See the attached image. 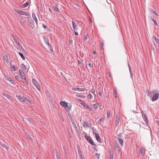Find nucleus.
<instances>
[{"label": "nucleus", "mask_w": 159, "mask_h": 159, "mask_svg": "<svg viewBox=\"0 0 159 159\" xmlns=\"http://www.w3.org/2000/svg\"><path fill=\"white\" fill-rule=\"evenodd\" d=\"M107 117L109 118L110 117V113L109 112L107 113Z\"/></svg>", "instance_id": "nucleus-51"}, {"label": "nucleus", "mask_w": 159, "mask_h": 159, "mask_svg": "<svg viewBox=\"0 0 159 159\" xmlns=\"http://www.w3.org/2000/svg\"><path fill=\"white\" fill-rule=\"evenodd\" d=\"M104 45V43L103 42H102L101 43V47H100V48L101 49H102V47H103V46Z\"/></svg>", "instance_id": "nucleus-45"}, {"label": "nucleus", "mask_w": 159, "mask_h": 159, "mask_svg": "<svg viewBox=\"0 0 159 159\" xmlns=\"http://www.w3.org/2000/svg\"><path fill=\"white\" fill-rule=\"evenodd\" d=\"M55 150H54V151H55ZM55 152H56V157H57V159H60V158L59 157V154H58V153L57 152V151L56 150H55Z\"/></svg>", "instance_id": "nucleus-31"}, {"label": "nucleus", "mask_w": 159, "mask_h": 159, "mask_svg": "<svg viewBox=\"0 0 159 159\" xmlns=\"http://www.w3.org/2000/svg\"><path fill=\"white\" fill-rule=\"evenodd\" d=\"M153 39L157 43L159 44V40L156 38L155 36L154 35L153 36Z\"/></svg>", "instance_id": "nucleus-21"}, {"label": "nucleus", "mask_w": 159, "mask_h": 159, "mask_svg": "<svg viewBox=\"0 0 159 159\" xmlns=\"http://www.w3.org/2000/svg\"><path fill=\"white\" fill-rule=\"evenodd\" d=\"M88 97L90 99H92L93 98V97L91 93L89 94L88 95Z\"/></svg>", "instance_id": "nucleus-40"}, {"label": "nucleus", "mask_w": 159, "mask_h": 159, "mask_svg": "<svg viewBox=\"0 0 159 159\" xmlns=\"http://www.w3.org/2000/svg\"><path fill=\"white\" fill-rule=\"evenodd\" d=\"M114 147L115 148L117 149V150L118 152H119L120 150L119 146L118 143H115L114 145Z\"/></svg>", "instance_id": "nucleus-19"}, {"label": "nucleus", "mask_w": 159, "mask_h": 159, "mask_svg": "<svg viewBox=\"0 0 159 159\" xmlns=\"http://www.w3.org/2000/svg\"><path fill=\"white\" fill-rule=\"evenodd\" d=\"M120 121V117L116 115V126L119 125Z\"/></svg>", "instance_id": "nucleus-13"}, {"label": "nucleus", "mask_w": 159, "mask_h": 159, "mask_svg": "<svg viewBox=\"0 0 159 159\" xmlns=\"http://www.w3.org/2000/svg\"><path fill=\"white\" fill-rule=\"evenodd\" d=\"M103 119L104 118L102 117L99 120L98 122H101L103 120Z\"/></svg>", "instance_id": "nucleus-43"}, {"label": "nucleus", "mask_w": 159, "mask_h": 159, "mask_svg": "<svg viewBox=\"0 0 159 159\" xmlns=\"http://www.w3.org/2000/svg\"><path fill=\"white\" fill-rule=\"evenodd\" d=\"M92 93H95V90L94 89H92Z\"/></svg>", "instance_id": "nucleus-61"}, {"label": "nucleus", "mask_w": 159, "mask_h": 159, "mask_svg": "<svg viewBox=\"0 0 159 159\" xmlns=\"http://www.w3.org/2000/svg\"><path fill=\"white\" fill-rule=\"evenodd\" d=\"M16 12L19 14L21 15H24L26 16H29L30 15L29 13L25 11H23L20 10H16Z\"/></svg>", "instance_id": "nucleus-5"}, {"label": "nucleus", "mask_w": 159, "mask_h": 159, "mask_svg": "<svg viewBox=\"0 0 159 159\" xmlns=\"http://www.w3.org/2000/svg\"><path fill=\"white\" fill-rule=\"evenodd\" d=\"M4 58L7 63H8L9 62L8 58L7 55L4 57Z\"/></svg>", "instance_id": "nucleus-30"}, {"label": "nucleus", "mask_w": 159, "mask_h": 159, "mask_svg": "<svg viewBox=\"0 0 159 159\" xmlns=\"http://www.w3.org/2000/svg\"><path fill=\"white\" fill-rule=\"evenodd\" d=\"M89 36L87 35V34L85 35H84V40H85V41H86L87 40L88 38V37Z\"/></svg>", "instance_id": "nucleus-39"}, {"label": "nucleus", "mask_w": 159, "mask_h": 159, "mask_svg": "<svg viewBox=\"0 0 159 159\" xmlns=\"http://www.w3.org/2000/svg\"><path fill=\"white\" fill-rule=\"evenodd\" d=\"M86 108L90 111H92L91 108L89 105Z\"/></svg>", "instance_id": "nucleus-42"}, {"label": "nucleus", "mask_w": 159, "mask_h": 159, "mask_svg": "<svg viewBox=\"0 0 159 159\" xmlns=\"http://www.w3.org/2000/svg\"><path fill=\"white\" fill-rule=\"evenodd\" d=\"M72 123L73 125V126L75 128H76V125L75 123L74 122V121H72Z\"/></svg>", "instance_id": "nucleus-41"}, {"label": "nucleus", "mask_w": 159, "mask_h": 159, "mask_svg": "<svg viewBox=\"0 0 159 159\" xmlns=\"http://www.w3.org/2000/svg\"><path fill=\"white\" fill-rule=\"evenodd\" d=\"M98 107L97 104L95 103L93 105V107L95 109H96Z\"/></svg>", "instance_id": "nucleus-33"}, {"label": "nucleus", "mask_w": 159, "mask_h": 159, "mask_svg": "<svg viewBox=\"0 0 159 159\" xmlns=\"http://www.w3.org/2000/svg\"><path fill=\"white\" fill-rule=\"evenodd\" d=\"M73 89L75 91H84V88H74Z\"/></svg>", "instance_id": "nucleus-16"}, {"label": "nucleus", "mask_w": 159, "mask_h": 159, "mask_svg": "<svg viewBox=\"0 0 159 159\" xmlns=\"http://www.w3.org/2000/svg\"><path fill=\"white\" fill-rule=\"evenodd\" d=\"M15 78L16 79H19V77L18 76V75H15Z\"/></svg>", "instance_id": "nucleus-47"}, {"label": "nucleus", "mask_w": 159, "mask_h": 159, "mask_svg": "<svg viewBox=\"0 0 159 159\" xmlns=\"http://www.w3.org/2000/svg\"><path fill=\"white\" fill-rule=\"evenodd\" d=\"M49 41L48 39H46L45 41V42L48 45V47H49L50 48H51V46L50 44L48 43Z\"/></svg>", "instance_id": "nucleus-29"}, {"label": "nucleus", "mask_w": 159, "mask_h": 159, "mask_svg": "<svg viewBox=\"0 0 159 159\" xmlns=\"http://www.w3.org/2000/svg\"><path fill=\"white\" fill-rule=\"evenodd\" d=\"M141 113L142 116L143 118L144 121L146 122V124H147L148 122V120L146 115L144 113H143V111H142Z\"/></svg>", "instance_id": "nucleus-8"}, {"label": "nucleus", "mask_w": 159, "mask_h": 159, "mask_svg": "<svg viewBox=\"0 0 159 159\" xmlns=\"http://www.w3.org/2000/svg\"><path fill=\"white\" fill-rule=\"evenodd\" d=\"M89 66L90 67H91L93 65L90 63L89 64Z\"/></svg>", "instance_id": "nucleus-56"}, {"label": "nucleus", "mask_w": 159, "mask_h": 159, "mask_svg": "<svg viewBox=\"0 0 159 159\" xmlns=\"http://www.w3.org/2000/svg\"><path fill=\"white\" fill-rule=\"evenodd\" d=\"M118 140L119 143L120 144V145L122 146L123 145V140L119 138L118 139Z\"/></svg>", "instance_id": "nucleus-26"}, {"label": "nucleus", "mask_w": 159, "mask_h": 159, "mask_svg": "<svg viewBox=\"0 0 159 159\" xmlns=\"http://www.w3.org/2000/svg\"><path fill=\"white\" fill-rule=\"evenodd\" d=\"M98 95L100 97H102V94L101 92H99L98 93Z\"/></svg>", "instance_id": "nucleus-46"}, {"label": "nucleus", "mask_w": 159, "mask_h": 159, "mask_svg": "<svg viewBox=\"0 0 159 159\" xmlns=\"http://www.w3.org/2000/svg\"><path fill=\"white\" fill-rule=\"evenodd\" d=\"M60 104L62 107H64L65 108L67 107L68 106L67 103L65 102L64 101H61L60 102Z\"/></svg>", "instance_id": "nucleus-10"}, {"label": "nucleus", "mask_w": 159, "mask_h": 159, "mask_svg": "<svg viewBox=\"0 0 159 159\" xmlns=\"http://www.w3.org/2000/svg\"><path fill=\"white\" fill-rule=\"evenodd\" d=\"M157 134L159 135V131H157Z\"/></svg>", "instance_id": "nucleus-64"}, {"label": "nucleus", "mask_w": 159, "mask_h": 159, "mask_svg": "<svg viewBox=\"0 0 159 159\" xmlns=\"http://www.w3.org/2000/svg\"><path fill=\"white\" fill-rule=\"evenodd\" d=\"M70 119L71 120V122H72V121H74V120L72 118V117L71 116H70Z\"/></svg>", "instance_id": "nucleus-55"}, {"label": "nucleus", "mask_w": 159, "mask_h": 159, "mask_svg": "<svg viewBox=\"0 0 159 159\" xmlns=\"http://www.w3.org/2000/svg\"><path fill=\"white\" fill-rule=\"evenodd\" d=\"M10 67L11 68V70L12 71H16L18 69L17 67H16L15 66L13 65H11Z\"/></svg>", "instance_id": "nucleus-14"}, {"label": "nucleus", "mask_w": 159, "mask_h": 159, "mask_svg": "<svg viewBox=\"0 0 159 159\" xmlns=\"http://www.w3.org/2000/svg\"><path fill=\"white\" fill-rule=\"evenodd\" d=\"M18 54H19V55L20 56V57H21V58H22V59L23 60H24L25 59V57H24V55L22 53H21L20 52H19Z\"/></svg>", "instance_id": "nucleus-23"}, {"label": "nucleus", "mask_w": 159, "mask_h": 159, "mask_svg": "<svg viewBox=\"0 0 159 159\" xmlns=\"http://www.w3.org/2000/svg\"><path fill=\"white\" fill-rule=\"evenodd\" d=\"M7 80L11 83L14 84H16L14 80L11 79H8Z\"/></svg>", "instance_id": "nucleus-25"}, {"label": "nucleus", "mask_w": 159, "mask_h": 159, "mask_svg": "<svg viewBox=\"0 0 159 159\" xmlns=\"http://www.w3.org/2000/svg\"><path fill=\"white\" fill-rule=\"evenodd\" d=\"M113 156H110L109 159H113Z\"/></svg>", "instance_id": "nucleus-58"}, {"label": "nucleus", "mask_w": 159, "mask_h": 159, "mask_svg": "<svg viewBox=\"0 0 159 159\" xmlns=\"http://www.w3.org/2000/svg\"><path fill=\"white\" fill-rule=\"evenodd\" d=\"M24 101H25L26 102H29V103H32V101L31 100H30L28 98L25 97V96H24Z\"/></svg>", "instance_id": "nucleus-24"}, {"label": "nucleus", "mask_w": 159, "mask_h": 159, "mask_svg": "<svg viewBox=\"0 0 159 159\" xmlns=\"http://www.w3.org/2000/svg\"><path fill=\"white\" fill-rule=\"evenodd\" d=\"M152 20L153 22H154L155 25H156L157 26H158V24L156 20L154 18H152Z\"/></svg>", "instance_id": "nucleus-32"}, {"label": "nucleus", "mask_w": 159, "mask_h": 159, "mask_svg": "<svg viewBox=\"0 0 159 159\" xmlns=\"http://www.w3.org/2000/svg\"><path fill=\"white\" fill-rule=\"evenodd\" d=\"M114 95L116 98L117 97V90L116 88L114 89Z\"/></svg>", "instance_id": "nucleus-27"}, {"label": "nucleus", "mask_w": 159, "mask_h": 159, "mask_svg": "<svg viewBox=\"0 0 159 159\" xmlns=\"http://www.w3.org/2000/svg\"><path fill=\"white\" fill-rule=\"evenodd\" d=\"M74 34L75 35L77 36L78 35V33L76 31H74Z\"/></svg>", "instance_id": "nucleus-50"}, {"label": "nucleus", "mask_w": 159, "mask_h": 159, "mask_svg": "<svg viewBox=\"0 0 159 159\" xmlns=\"http://www.w3.org/2000/svg\"><path fill=\"white\" fill-rule=\"evenodd\" d=\"M78 63L79 64H81V61H80V60H78Z\"/></svg>", "instance_id": "nucleus-59"}, {"label": "nucleus", "mask_w": 159, "mask_h": 159, "mask_svg": "<svg viewBox=\"0 0 159 159\" xmlns=\"http://www.w3.org/2000/svg\"><path fill=\"white\" fill-rule=\"evenodd\" d=\"M72 27L74 30V31H77V26L76 25V24L74 23L73 21H72Z\"/></svg>", "instance_id": "nucleus-12"}, {"label": "nucleus", "mask_w": 159, "mask_h": 159, "mask_svg": "<svg viewBox=\"0 0 159 159\" xmlns=\"http://www.w3.org/2000/svg\"><path fill=\"white\" fill-rule=\"evenodd\" d=\"M49 10L50 12L51 13H52V10L50 8H49Z\"/></svg>", "instance_id": "nucleus-60"}, {"label": "nucleus", "mask_w": 159, "mask_h": 159, "mask_svg": "<svg viewBox=\"0 0 159 159\" xmlns=\"http://www.w3.org/2000/svg\"><path fill=\"white\" fill-rule=\"evenodd\" d=\"M109 155L110 156H113V152L111 150H109Z\"/></svg>", "instance_id": "nucleus-36"}, {"label": "nucleus", "mask_w": 159, "mask_h": 159, "mask_svg": "<svg viewBox=\"0 0 159 159\" xmlns=\"http://www.w3.org/2000/svg\"><path fill=\"white\" fill-rule=\"evenodd\" d=\"M128 66H129V72H130V74H131L132 73V72H131V69L130 68L129 64Z\"/></svg>", "instance_id": "nucleus-53"}, {"label": "nucleus", "mask_w": 159, "mask_h": 159, "mask_svg": "<svg viewBox=\"0 0 159 159\" xmlns=\"http://www.w3.org/2000/svg\"><path fill=\"white\" fill-rule=\"evenodd\" d=\"M11 35L12 37L13 38L14 41H15L16 43L18 45V46L19 47H20V46H21V47H22V46H21V45L20 44L19 42V39L12 34H11Z\"/></svg>", "instance_id": "nucleus-4"}, {"label": "nucleus", "mask_w": 159, "mask_h": 159, "mask_svg": "<svg viewBox=\"0 0 159 159\" xmlns=\"http://www.w3.org/2000/svg\"><path fill=\"white\" fill-rule=\"evenodd\" d=\"M43 28L44 29H46L47 28V26L46 25H44L43 24Z\"/></svg>", "instance_id": "nucleus-49"}, {"label": "nucleus", "mask_w": 159, "mask_h": 159, "mask_svg": "<svg viewBox=\"0 0 159 159\" xmlns=\"http://www.w3.org/2000/svg\"><path fill=\"white\" fill-rule=\"evenodd\" d=\"M155 91H154L153 93H154V95L152 97V96L151 94H150V93H149V96L150 97H152V98L151 100L153 102L157 100L159 98V94L158 93H155Z\"/></svg>", "instance_id": "nucleus-2"}, {"label": "nucleus", "mask_w": 159, "mask_h": 159, "mask_svg": "<svg viewBox=\"0 0 159 159\" xmlns=\"http://www.w3.org/2000/svg\"><path fill=\"white\" fill-rule=\"evenodd\" d=\"M2 94L4 96L8 99H10V100H11V97L9 95L3 93H2Z\"/></svg>", "instance_id": "nucleus-18"}, {"label": "nucleus", "mask_w": 159, "mask_h": 159, "mask_svg": "<svg viewBox=\"0 0 159 159\" xmlns=\"http://www.w3.org/2000/svg\"><path fill=\"white\" fill-rule=\"evenodd\" d=\"M16 98L20 102H24V96L21 95H16Z\"/></svg>", "instance_id": "nucleus-7"}, {"label": "nucleus", "mask_w": 159, "mask_h": 159, "mask_svg": "<svg viewBox=\"0 0 159 159\" xmlns=\"http://www.w3.org/2000/svg\"><path fill=\"white\" fill-rule=\"evenodd\" d=\"M96 156L98 157V158H99V155L97 153H96Z\"/></svg>", "instance_id": "nucleus-57"}, {"label": "nucleus", "mask_w": 159, "mask_h": 159, "mask_svg": "<svg viewBox=\"0 0 159 159\" xmlns=\"http://www.w3.org/2000/svg\"><path fill=\"white\" fill-rule=\"evenodd\" d=\"M81 104L84 107L86 108L89 105L88 104H86L84 102L82 101V103Z\"/></svg>", "instance_id": "nucleus-28"}, {"label": "nucleus", "mask_w": 159, "mask_h": 159, "mask_svg": "<svg viewBox=\"0 0 159 159\" xmlns=\"http://www.w3.org/2000/svg\"><path fill=\"white\" fill-rule=\"evenodd\" d=\"M1 145L3 148H6L7 149V147L5 144H1Z\"/></svg>", "instance_id": "nucleus-44"}, {"label": "nucleus", "mask_w": 159, "mask_h": 159, "mask_svg": "<svg viewBox=\"0 0 159 159\" xmlns=\"http://www.w3.org/2000/svg\"><path fill=\"white\" fill-rule=\"evenodd\" d=\"M29 5V2H26L25 4H23L22 7H27Z\"/></svg>", "instance_id": "nucleus-34"}, {"label": "nucleus", "mask_w": 159, "mask_h": 159, "mask_svg": "<svg viewBox=\"0 0 159 159\" xmlns=\"http://www.w3.org/2000/svg\"><path fill=\"white\" fill-rule=\"evenodd\" d=\"M93 54H95L96 53V52L95 51H93Z\"/></svg>", "instance_id": "nucleus-63"}, {"label": "nucleus", "mask_w": 159, "mask_h": 159, "mask_svg": "<svg viewBox=\"0 0 159 159\" xmlns=\"http://www.w3.org/2000/svg\"><path fill=\"white\" fill-rule=\"evenodd\" d=\"M145 149L144 147H142L140 149V153L142 155H143L145 153Z\"/></svg>", "instance_id": "nucleus-17"}, {"label": "nucleus", "mask_w": 159, "mask_h": 159, "mask_svg": "<svg viewBox=\"0 0 159 159\" xmlns=\"http://www.w3.org/2000/svg\"><path fill=\"white\" fill-rule=\"evenodd\" d=\"M95 137L96 139L98 142L100 143H102V141L100 137L99 136L98 134L97 133H95Z\"/></svg>", "instance_id": "nucleus-9"}, {"label": "nucleus", "mask_w": 159, "mask_h": 159, "mask_svg": "<svg viewBox=\"0 0 159 159\" xmlns=\"http://www.w3.org/2000/svg\"><path fill=\"white\" fill-rule=\"evenodd\" d=\"M73 40L72 39L69 42V43L70 44H72L73 43Z\"/></svg>", "instance_id": "nucleus-54"}, {"label": "nucleus", "mask_w": 159, "mask_h": 159, "mask_svg": "<svg viewBox=\"0 0 159 159\" xmlns=\"http://www.w3.org/2000/svg\"><path fill=\"white\" fill-rule=\"evenodd\" d=\"M21 67L22 69H24V70H26V67L24 65L23 63H22L21 64Z\"/></svg>", "instance_id": "nucleus-35"}, {"label": "nucleus", "mask_w": 159, "mask_h": 159, "mask_svg": "<svg viewBox=\"0 0 159 159\" xmlns=\"http://www.w3.org/2000/svg\"><path fill=\"white\" fill-rule=\"evenodd\" d=\"M84 137L87 140V141L91 145L95 146H96V145L94 143V142L93 140H92V138L90 137L89 136L86 135H85L84 136Z\"/></svg>", "instance_id": "nucleus-3"}, {"label": "nucleus", "mask_w": 159, "mask_h": 159, "mask_svg": "<svg viewBox=\"0 0 159 159\" xmlns=\"http://www.w3.org/2000/svg\"><path fill=\"white\" fill-rule=\"evenodd\" d=\"M32 16L33 19L34 20L37 24L38 23V20L36 17L35 14L34 13H33L32 14Z\"/></svg>", "instance_id": "nucleus-15"}, {"label": "nucleus", "mask_w": 159, "mask_h": 159, "mask_svg": "<svg viewBox=\"0 0 159 159\" xmlns=\"http://www.w3.org/2000/svg\"><path fill=\"white\" fill-rule=\"evenodd\" d=\"M80 157V159H83V157L82 156V154L81 155H79Z\"/></svg>", "instance_id": "nucleus-52"}, {"label": "nucleus", "mask_w": 159, "mask_h": 159, "mask_svg": "<svg viewBox=\"0 0 159 159\" xmlns=\"http://www.w3.org/2000/svg\"><path fill=\"white\" fill-rule=\"evenodd\" d=\"M78 153L79 155H82V153H81L80 149V148H78Z\"/></svg>", "instance_id": "nucleus-38"}, {"label": "nucleus", "mask_w": 159, "mask_h": 159, "mask_svg": "<svg viewBox=\"0 0 159 159\" xmlns=\"http://www.w3.org/2000/svg\"><path fill=\"white\" fill-rule=\"evenodd\" d=\"M66 108L65 109V110L66 112H68L71 109V105H70L69 106H67V107H66Z\"/></svg>", "instance_id": "nucleus-20"}, {"label": "nucleus", "mask_w": 159, "mask_h": 159, "mask_svg": "<svg viewBox=\"0 0 159 159\" xmlns=\"http://www.w3.org/2000/svg\"><path fill=\"white\" fill-rule=\"evenodd\" d=\"M28 138L30 140H33V139L30 136H28Z\"/></svg>", "instance_id": "nucleus-48"}, {"label": "nucleus", "mask_w": 159, "mask_h": 159, "mask_svg": "<svg viewBox=\"0 0 159 159\" xmlns=\"http://www.w3.org/2000/svg\"><path fill=\"white\" fill-rule=\"evenodd\" d=\"M19 75L21 76V78L22 79H23L24 81H25V83L26 84L28 85L29 84V83L28 81V80L27 79H26L25 76H24L25 75V73H24L23 71L20 69H19Z\"/></svg>", "instance_id": "nucleus-1"}, {"label": "nucleus", "mask_w": 159, "mask_h": 159, "mask_svg": "<svg viewBox=\"0 0 159 159\" xmlns=\"http://www.w3.org/2000/svg\"><path fill=\"white\" fill-rule=\"evenodd\" d=\"M151 12L155 15H157V13L156 11H155L153 9H151L150 10Z\"/></svg>", "instance_id": "nucleus-37"}, {"label": "nucleus", "mask_w": 159, "mask_h": 159, "mask_svg": "<svg viewBox=\"0 0 159 159\" xmlns=\"http://www.w3.org/2000/svg\"><path fill=\"white\" fill-rule=\"evenodd\" d=\"M32 82L37 89L39 90L40 91V87L39 86L38 83L37 81L35 79H32Z\"/></svg>", "instance_id": "nucleus-6"}, {"label": "nucleus", "mask_w": 159, "mask_h": 159, "mask_svg": "<svg viewBox=\"0 0 159 159\" xmlns=\"http://www.w3.org/2000/svg\"><path fill=\"white\" fill-rule=\"evenodd\" d=\"M53 8L54 10L57 12V13L59 12L60 10L57 7L53 6Z\"/></svg>", "instance_id": "nucleus-22"}, {"label": "nucleus", "mask_w": 159, "mask_h": 159, "mask_svg": "<svg viewBox=\"0 0 159 159\" xmlns=\"http://www.w3.org/2000/svg\"><path fill=\"white\" fill-rule=\"evenodd\" d=\"M96 146H94L93 145V148L94 149V150H96Z\"/></svg>", "instance_id": "nucleus-62"}, {"label": "nucleus", "mask_w": 159, "mask_h": 159, "mask_svg": "<svg viewBox=\"0 0 159 159\" xmlns=\"http://www.w3.org/2000/svg\"><path fill=\"white\" fill-rule=\"evenodd\" d=\"M91 124L86 121H84L83 122V126L84 128L90 127Z\"/></svg>", "instance_id": "nucleus-11"}]
</instances>
